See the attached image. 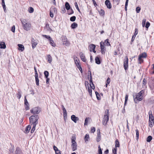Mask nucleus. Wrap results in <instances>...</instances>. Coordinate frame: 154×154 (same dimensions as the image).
<instances>
[{
  "mask_svg": "<svg viewBox=\"0 0 154 154\" xmlns=\"http://www.w3.org/2000/svg\"><path fill=\"white\" fill-rule=\"evenodd\" d=\"M92 87H93V88H94V86L93 85L92 86H91V88H88V91L89 93V94L91 97L92 96Z\"/></svg>",
  "mask_w": 154,
  "mask_h": 154,
  "instance_id": "c756f323",
  "label": "nucleus"
},
{
  "mask_svg": "<svg viewBox=\"0 0 154 154\" xmlns=\"http://www.w3.org/2000/svg\"><path fill=\"white\" fill-rule=\"evenodd\" d=\"M33 125V126L31 131V133H33L34 132L35 130V128L36 126V125Z\"/></svg>",
  "mask_w": 154,
  "mask_h": 154,
  "instance_id": "c03bdc74",
  "label": "nucleus"
},
{
  "mask_svg": "<svg viewBox=\"0 0 154 154\" xmlns=\"http://www.w3.org/2000/svg\"><path fill=\"white\" fill-rule=\"evenodd\" d=\"M91 46H92V48H93V50L92 51L94 53H96V51L95 50V49L96 47L95 45H91Z\"/></svg>",
  "mask_w": 154,
  "mask_h": 154,
  "instance_id": "4d7b16f0",
  "label": "nucleus"
},
{
  "mask_svg": "<svg viewBox=\"0 0 154 154\" xmlns=\"http://www.w3.org/2000/svg\"><path fill=\"white\" fill-rule=\"evenodd\" d=\"M115 147L117 148L119 147L120 146L119 142L118 139H116L115 141Z\"/></svg>",
  "mask_w": 154,
  "mask_h": 154,
  "instance_id": "bb28decb",
  "label": "nucleus"
},
{
  "mask_svg": "<svg viewBox=\"0 0 154 154\" xmlns=\"http://www.w3.org/2000/svg\"><path fill=\"white\" fill-rule=\"evenodd\" d=\"M44 74L45 78H48L49 75V72L48 71H45L44 72Z\"/></svg>",
  "mask_w": 154,
  "mask_h": 154,
  "instance_id": "e433bc0d",
  "label": "nucleus"
},
{
  "mask_svg": "<svg viewBox=\"0 0 154 154\" xmlns=\"http://www.w3.org/2000/svg\"><path fill=\"white\" fill-rule=\"evenodd\" d=\"M146 56L147 54L145 52L143 53L140 54L138 58V60L139 61V63L141 64L142 63L143 60L142 59V58H146Z\"/></svg>",
  "mask_w": 154,
  "mask_h": 154,
  "instance_id": "7ed1b4c3",
  "label": "nucleus"
},
{
  "mask_svg": "<svg viewBox=\"0 0 154 154\" xmlns=\"http://www.w3.org/2000/svg\"><path fill=\"white\" fill-rule=\"evenodd\" d=\"M135 131L136 133V137L137 139V140L138 139L139 137V130L137 129Z\"/></svg>",
  "mask_w": 154,
  "mask_h": 154,
  "instance_id": "ea45409f",
  "label": "nucleus"
},
{
  "mask_svg": "<svg viewBox=\"0 0 154 154\" xmlns=\"http://www.w3.org/2000/svg\"><path fill=\"white\" fill-rule=\"evenodd\" d=\"M152 139V137L151 136H148L146 139V141L148 142H149L151 141Z\"/></svg>",
  "mask_w": 154,
  "mask_h": 154,
  "instance_id": "72a5a7b5",
  "label": "nucleus"
},
{
  "mask_svg": "<svg viewBox=\"0 0 154 154\" xmlns=\"http://www.w3.org/2000/svg\"><path fill=\"white\" fill-rule=\"evenodd\" d=\"M31 129V126L30 125H28L26 128L24 132L26 134L28 133Z\"/></svg>",
  "mask_w": 154,
  "mask_h": 154,
  "instance_id": "6ab92c4d",
  "label": "nucleus"
},
{
  "mask_svg": "<svg viewBox=\"0 0 154 154\" xmlns=\"http://www.w3.org/2000/svg\"><path fill=\"white\" fill-rule=\"evenodd\" d=\"M100 48L101 50H103L104 49V45H103V42H101L100 43Z\"/></svg>",
  "mask_w": 154,
  "mask_h": 154,
  "instance_id": "09e8293b",
  "label": "nucleus"
},
{
  "mask_svg": "<svg viewBox=\"0 0 154 154\" xmlns=\"http://www.w3.org/2000/svg\"><path fill=\"white\" fill-rule=\"evenodd\" d=\"M48 61L49 63H51L52 61V57L50 55H47Z\"/></svg>",
  "mask_w": 154,
  "mask_h": 154,
  "instance_id": "393cba45",
  "label": "nucleus"
},
{
  "mask_svg": "<svg viewBox=\"0 0 154 154\" xmlns=\"http://www.w3.org/2000/svg\"><path fill=\"white\" fill-rule=\"evenodd\" d=\"M65 8H66L67 10H69L70 8V6L69 3L67 2H66L65 3Z\"/></svg>",
  "mask_w": 154,
  "mask_h": 154,
  "instance_id": "5701e85b",
  "label": "nucleus"
},
{
  "mask_svg": "<svg viewBox=\"0 0 154 154\" xmlns=\"http://www.w3.org/2000/svg\"><path fill=\"white\" fill-rule=\"evenodd\" d=\"M99 13L100 15L104 16V11L103 9H101L99 11Z\"/></svg>",
  "mask_w": 154,
  "mask_h": 154,
  "instance_id": "58836bf2",
  "label": "nucleus"
},
{
  "mask_svg": "<svg viewBox=\"0 0 154 154\" xmlns=\"http://www.w3.org/2000/svg\"><path fill=\"white\" fill-rule=\"evenodd\" d=\"M90 119L89 117H87L86 118L85 121L84 125H87L88 124V120Z\"/></svg>",
  "mask_w": 154,
  "mask_h": 154,
  "instance_id": "2f4dec72",
  "label": "nucleus"
},
{
  "mask_svg": "<svg viewBox=\"0 0 154 154\" xmlns=\"http://www.w3.org/2000/svg\"><path fill=\"white\" fill-rule=\"evenodd\" d=\"M53 148L55 151L56 154H61L60 151L58 150L57 147L55 146H53Z\"/></svg>",
  "mask_w": 154,
  "mask_h": 154,
  "instance_id": "f3484780",
  "label": "nucleus"
},
{
  "mask_svg": "<svg viewBox=\"0 0 154 154\" xmlns=\"http://www.w3.org/2000/svg\"><path fill=\"white\" fill-rule=\"evenodd\" d=\"M71 119L75 123H76L77 121L79 120L78 118L73 115L71 116Z\"/></svg>",
  "mask_w": 154,
  "mask_h": 154,
  "instance_id": "4468645a",
  "label": "nucleus"
},
{
  "mask_svg": "<svg viewBox=\"0 0 154 154\" xmlns=\"http://www.w3.org/2000/svg\"><path fill=\"white\" fill-rule=\"evenodd\" d=\"M144 93V91L143 90L141 91H140L139 93L137 94H139V95H141V96L142 97V95Z\"/></svg>",
  "mask_w": 154,
  "mask_h": 154,
  "instance_id": "680f3d73",
  "label": "nucleus"
},
{
  "mask_svg": "<svg viewBox=\"0 0 154 154\" xmlns=\"http://www.w3.org/2000/svg\"><path fill=\"white\" fill-rule=\"evenodd\" d=\"M103 43V45H106L107 46H109L110 45V43L109 42V40L108 39L105 40V42Z\"/></svg>",
  "mask_w": 154,
  "mask_h": 154,
  "instance_id": "cd10ccee",
  "label": "nucleus"
},
{
  "mask_svg": "<svg viewBox=\"0 0 154 154\" xmlns=\"http://www.w3.org/2000/svg\"><path fill=\"white\" fill-rule=\"evenodd\" d=\"M31 42L32 43V48L34 49L36 47V45L37 44V42H35V40L33 38L32 39Z\"/></svg>",
  "mask_w": 154,
  "mask_h": 154,
  "instance_id": "2eb2a0df",
  "label": "nucleus"
},
{
  "mask_svg": "<svg viewBox=\"0 0 154 154\" xmlns=\"http://www.w3.org/2000/svg\"><path fill=\"white\" fill-rule=\"evenodd\" d=\"M80 55L82 60L84 62H85L86 60L84 55L82 53H81Z\"/></svg>",
  "mask_w": 154,
  "mask_h": 154,
  "instance_id": "4be33fe9",
  "label": "nucleus"
},
{
  "mask_svg": "<svg viewBox=\"0 0 154 154\" xmlns=\"http://www.w3.org/2000/svg\"><path fill=\"white\" fill-rule=\"evenodd\" d=\"M109 110L108 109H106L105 112L103 119L108 121L109 119Z\"/></svg>",
  "mask_w": 154,
  "mask_h": 154,
  "instance_id": "0eeeda50",
  "label": "nucleus"
},
{
  "mask_svg": "<svg viewBox=\"0 0 154 154\" xmlns=\"http://www.w3.org/2000/svg\"><path fill=\"white\" fill-rule=\"evenodd\" d=\"M150 25V23H149L148 22H147L146 23L145 27L146 28L148 29V27H149Z\"/></svg>",
  "mask_w": 154,
  "mask_h": 154,
  "instance_id": "6e6d98bb",
  "label": "nucleus"
},
{
  "mask_svg": "<svg viewBox=\"0 0 154 154\" xmlns=\"http://www.w3.org/2000/svg\"><path fill=\"white\" fill-rule=\"evenodd\" d=\"M21 22L23 26V29L26 30L28 31L30 29V24L28 22L27 20L25 19H23L21 20Z\"/></svg>",
  "mask_w": 154,
  "mask_h": 154,
  "instance_id": "f03ea898",
  "label": "nucleus"
},
{
  "mask_svg": "<svg viewBox=\"0 0 154 154\" xmlns=\"http://www.w3.org/2000/svg\"><path fill=\"white\" fill-rule=\"evenodd\" d=\"M11 31L13 32H14L15 31V26L14 25L11 28Z\"/></svg>",
  "mask_w": 154,
  "mask_h": 154,
  "instance_id": "052dcab7",
  "label": "nucleus"
},
{
  "mask_svg": "<svg viewBox=\"0 0 154 154\" xmlns=\"http://www.w3.org/2000/svg\"><path fill=\"white\" fill-rule=\"evenodd\" d=\"M35 82H36V84L38 86L39 85V80L38 78V76H35Z\"/></svg>",
  "mask_w": 154,
  "mask_h": 154,
  "instance_id": "7c9ffc66",
  "label": "nucleus"
},
{
  "mask_svg": "<svg viewBox=\"0 0 154 154\" xmlns=\"http://www.w3.org/2000/svg\"><path fill=\"white\" fill-rule=\"evenodd\" d=\"M95 63L97 64H100L101 63V62L100 58L97 56L96 57L95 59Z\"/></svg>",
  "mask_w": 154,
  "mask_h": 154,
  "instance_id": "412c9836",
  "label": "nucleus"
},
{
  "mask_svg": "<svg viewBox=\"0 0 154 154\" xmlns=\"http://www.w3.org/2000/svg\"><path fill=\"white\" fill-rule=\"evenodd\" d=\"M108 121L107 120H105L104 119L103 120V124L104 125H106L107 122Z\"/></svg>",
  "mask_w": 154,
  "mask_h": 154,
  "instance_id": "bf43d9fd",
  "label": "nucleus"
},
{
  "mask_svg": "<svg viewBox=\"0 0 154 154\" xmlns=\"http://www.w3.org/2000/svg\"><path fill=\"white\" fill-rule=\"evenodd\" d=\"M41 111L40 108L38 107H35L32 109L30 110L31 113L33 114H39Z\"/></svg>",
  "mask_w": 154,
  "mask_h": 154,
  "instance_id": "20e7f679",
  "label": "nucleus"
},
{
  "mask_svg": "<svg viewBox=\"0 0 154 154\" xmlns=\"http://www.w3.org/2000/svg\"><path fill=\"white\" fill-rule=\"evenodd\" d=\"M95 93V94H96V97H97V100H100V98L99 97L100 96V95L99 94V93L97 91H96Z\"/></svg>",
  "mask_w": 154,
  "mask_h": 154,
  "instance_id": "603ef678",
  "label": "nucleus"
},
{
  "mask_svg": "<svg viewBox=\"0 0 154 154\" xmlns=\"http://www.w3.org/2000/svg\"><path fill=\"white\" fill-rule=\"evenodd\" d=\"M128 3H126L125 2V10L126 11H127V7H128Z\"/></svg>",
  "mask_w": 154,
  "mask_h": 154,
  "instance_id": "774afa93",
  "label": "nucleus"
},
{
  "mask_svg": "<svg viewBox=\"0 0 154 154\" xmlns=\"http://www.w3.org/2000/svg\"><path fill=\"white\" fill-rule=\"evenodd\" d=\"M25 107L26 109V110H29V104H26V105H25Z\"/></svg>",
  "mask_w": 154,
  "mask_h": 154,
  "instance_id": "864d4df0",
  "label": "nucleus"
},
{
  "mask_svg": "<svg viewBox=\"0 0 154 154\" xmlns=\"http://www.w3.org/2000/svg\"><path fill=\"white\" fill-rule=\"evenodd\" d=\"M91 131L92 133H94L95 131V128L94 127L92 128H91Z\"/></svg>",
  "mask_w": 154,
  "mask_h": 154,
  "instance_id": "69168bd1",
  "label": "nucleus"
},
{
  "mask_svg": "<svg viewBox=\"0 0 154 154\" xmlns=\"http://www.w3.org/2000/svg\"><path fill=\"white\" fill-rule=\"evenodd\" d=\"M97 131V141L98 142H99L101 138V136L100 134V130H98Z\"/></svg>",
  "mask_w": 154,
  "mask_h": 154,
  "instance_id": "f8f14e48",
  "label": "nucleus"
},
{
  "mask_svg": "<svg viewBox=\"0 0 154 154\" xmlns=\"http://www.w3.org/2000/svg\"><path fill=\"white\" fill-rule=\"evenodd\" d=\"M42 36L44 37H45L46 38L48 39V40L49 41L51 39V37L49 35H42Z\"/></svg>",
  "mask_w": 154,
  "mask_h": 154,
  "instance_id": "c9c22d12",
  "label": "nucleus"
},
{
  "mask_svg": "<svg viewBox=\"0 0 154 154\" xmlns=\"http://www.w3.org/2000/svg\"><path fill=\"white\" fill-rule=\"evenodd\" d=\"M66 11L65 8L64 6H63L61 8V12L62 13H64L66 12Z\"/></svg>",
  "mask_w": 154,
  "mask_h": 154,
  "instance_id": "de8ad7c7",
  "label": "nucleus"
},
{
  "mask_svg": "<svg viewBox=\"0 0 154 154\" xmlns=\"http://www.w3.org/2000/svg\"><path fill=\"white\" fill-rule=\"evenodd\" d=\"M98 154H102V150L99 145L98 147Z\"/></svg>",
  "mask_w": 154,
  "mask_h": 154,
  "instance_id": "3c124183",
  "label": "nucleus"
},
{
  "mask_svg": "<svg viewBox=\"0 0 154 154\" xmlns=\"http://www.w3.org/2000/svg\"><path fill=\"white\" fill-rule=\"evenodd\" d=\"M72 145L71 146L72 147V150L74 151L77 149V144L76 142L72 143Z\"/></svg>",
  "mask_w": 154,
  "mask_h": 154,
  "instance_id": "ddd939ff",
  "label": "nucleus"
},
{
  "mask_svg": "<svg viewBox=\"0 0 154 154\" xmlns=\"http://www.w3.org/2000/svg\"><path fill=\"white\" fill-rule=\"evenodd\" d=\"M18 49L21 51H23L24 49V48L23 45L21 44H18Z\"/></svg>",
  "mask_w": 154,
  "mask_h": 154,
  "instance_id": "a211bd4d",
  "label": "nucleus"
},
{
  "mask_svg": "<svg viewBox=\"0 0 154 154\" xmlns=\"http://www.w3.org/2000/svg\"><path fill=\"white\" fill-rule=\"evenodd\" d=\"M63 39L64 40L63 41V44L66 46H69L70 45V43L67 40L66 37L65 36L64 37Z\"/></svg>",
  "mask_w": 154,
  "mask_h": 154,
  "instance_id": "9b49d317",
  "label": "nucleus"
},
{
  "mask_svg": "<svg viewBox=\"0 0 154 154\" xmlns=\"http://www.w3.org/2000/svg\"><path fill=\"white\" fill-rule=\"evenodd\" d=\"M50 44L53 47H55L56 45V44L54 43L53 40L52 38L51 39L49 40Z\"/></svg>",
  "mask_w": 154,
  "mask_h": 154,
  "instance_id": "a878e982",
  "label": "nucleus"
},
{
  "mask_svg": "<svg viewBox=\"0 0 154 154\" xmlns=\"http://www.w3.org/2000/svg\"><path fill=\"white\" fill-rule=\"evenodd\" d=\"M63 117L64 118V119H65V118L66 117V118L67 117V112L66 109H64L63 110Z\"/></svg>",
  "mask_w": 154,
  "mask_h": 154,
  "instance_id": "473e14b6",
  "label": "nucleus"
},
{
  "mask_svg": "<svg viewBox=\"0 0 154 154\" xmlns=\"http://www.w3.org/2000/svg\"><path fill=\"white\" fill-rule=\"evenodd\" d=\"M18 93L17 94V97L18 99H20L21 96L22 92L20 89H18Z\"/></svg>",
  "mask_w": 154,
  "mask_h": 154,
  "instance_id": "aec40b11",
  "label": "nucleus"
},
{
  "mask_svg": "<svg viewBox=\"0 0 154 154\" xmlns=\"http://www.w3.org/2000/svg\"><path fill=\"white\" fill-rule=\"evenodd\" d=\"M105 4L108 8L110 9L111 8L112 5L109 0H106L105 1Z\"/></svg>",
  "mask_w": 154,
  "mask_h": 154,
  "instance_id": "9d476101",
  "label": "nucleus"
},
{
  "mask_svg": "<svg viewBox=\"0 0 154 154\" xmlns=\"http://www.w3.org/2000/svg\"><path fill=\"white\" fill-rule=\"evenodd\" d=\"M50 11H52L54 13H57V9L55 8H51L50 9Z\"/></svg>",
  "mask_w": 154,
  "mask_h": 154,
  "instance_id": "49530a36",
  "label": "nucleus"
},
{
  "mask_svg": "<svg viewBox=\"0 0 154 154\" xmlns=\"http://www.w3.org/2000/svg\"><path fill=\"white\" fill-rule=\"evenodd\" d=\"M140 10V8L139 7H137L136 8V11L137 13H139Z\"/></svg>",
  "mask_w": 154,
  "mask_h": 154,
  "instance_id": "5fc2aeb1",
  "label": "nucleus"
},
{
  "mask_svg": "<svg viewBox=\"0 0 154 154\" xmlns=\"http://www.w3.org/2000/svg\"><path fill=\"white\" fill-rule=\"evenodd\" d=\"M110 82V78L108 77V78L106 80V84H109V83Z\"/></svg>",
  "mask_w": 154,
  "mask_h": 154,
  "instance_id": "338daca9",
  "label": "nucleus"
},
{
  "mask_svg": "<svg viewBox=\"0 0 154 154\" xmlns=\"http://www.w3.org/2000/svg\"><path fill=\"white\" fill-rule=\"evenodd\" d=\"M46 27L47 29L48 30L51 29L49 27V25L48 24H46Z\"/></svg>",
  "mask_w": 154,
  "mask_h": 154,
  "instance_id": "e2e57ef3",
  "label": "nucleus"
},
{
  "mask_svg": "<svg viewBox=\"0 0 154 154\" xmlns=\"http://www.w3.org/2000/svg\"><path fill=\"white\" fill-rule=\"evenodd\" d=\"M28 11L30 13H32L34 11V9L32 7H30L28 9Z\"/></svg>",
  "mask_w": 154,
  "mask_h": 154,
  "instance_id": "79ce46f5",
  "label": "nucleus"
},
{
  "mask_svg": "<svg viewBox=\"0 0 154 154\" xmlns=\"http://www.w3.org/2000/svg\"><path fill=\"white\" fill-rule=\"evenodd\" d=\"M6 46L5 42L2 43L0 44V48L5 49L6 48Z\"/></svg>",
  "mask_w": 154,
  "mask_h": 154,
  "instance_id": "c85d7f7f",
  "label": "nucleus"
},
{
  "mask_svg": "<svg viewBox=\"0 0 154 154\" xmlns=\"http://www.w3.org/2000/svg\"><path fill=\"white\" fill-rule=\"evenodd\" d=\"M149 126L152 127L153 126L154 124V122H152L151 121L149 120Z\"/></svg>",
  "mask_w": 154,
  "mask_h": 154,
  "instance_id": "a18cd8bd",
  "label": "nucleus"
},
{
  "mask_svg": "<svg viewBox=\"0 0 154 154\" xmlns=\"http://www.w3.org/2000/svg\"><path fill=\"white\" fill-rule=\"evenodd\" d=\"M15 154H22V151L19 147L16 148Z\"/></svg>",
  "mask_w": 154,
  "mask_h": 154,
  "instance_id": "dca6fc26",
  "label": "nucleus"
},
{
  "mask_svg": "<svg viewBox=\"0 0 154 154\" xmlns=\"http://www.w3.org/2000/svg\"><path fill=\"white\" fill-rule=\"evenodd\" d=\"M117 148L115 147L112 149V153L113 154H117Z\"/></svg>",
  "mask_w": 154,
  "mask_h": 154,
  "instance_id": "4c0bfd02",
  "label": "nucleus"
},
{
  "mask_svg": "<svg viewBox=\"0 0 154 154\" xmlns=\"http://www.w3.org/2000/svg\"><path fill=\"white\" fill-rule=\"evenodd\" d=\"M94 45L93 44H91L89 46V47H88L89 49V50L91 52L93 50V48H92V46H91V45Z\"/></svg>",
  "mask_w": 154,
  "mask_h": 154,
  "instance_id": "13d9d810",
  "label": "nucleus"
},
{
  "mask_svg": "<svg viewBox=\"0 0 154 154\" xmlns=\"http://www.w3.org/2000/svg\"><path fill=\"white\" fill-rule=\"evenodd\" d=\"M78 26V24L76 23H73L71 25V27L72 29L76 28Z\"/></svg>",
  "mask_w": 154,
  "mask_h": 154,
  "instance_id": "b1692460",
  "label": "nucleus"
},
{
  "mask_svg": "<svg viewBox=\"0 0 154 154\" xmlns=\"http://www.w3.org/2000/svg\"><path fill=\"white\" fill-rule=\"evenodd\" d=\"M39 119L38 116L37 115H33L29 118L30 122L32 123V125H36L38 123V121Z\"/></svg>",
  "mask_w": 154,
  "mask_h": 154,
  "instance_id": "f257e3e1",
  "label": "nucleus"
},
{
  "mask_svg": "<svg viewBox=\"0 0 154 154\" xmlns=\"http://www.w3.org/2000/svg\"><path fill=\"white\" fill-rule=\"evenodd\" d=\"M50 15L51 17L53 18L54 17V14L51 11H50Z\"/></svg>",
  "mask_w": 154,
  "mask_h": 154,
  "instance_id": "0e129e2a",
  "label": "nucleus"
},
{
  "mask_svg": "<svg viewBox=\"0 0 154 154\" xmlns=\"http://www.w3.org/2000/svg\"><path fill=\"white\" fill-rule=\"evenodd\" d=\"M124 67L125 70L128 69V59L127 57L124 62Z\"/></svg>",
  "mask_w": 154,
  "mask_h": 154,
  "instance_id": "1a4fd4ad",
  "label": "nucleus"
},
{
  "mask_svg": "<svg viewBox=\"0 0 154 154\" xmlns=\"http://www.w3.org/2000/svg\"><path fill=\"white\" fill-rule=\"evenodd\" d=\"M135 98H134V100L135 103H138V102H137V100L138 101H139L142 100V97L141 96V95L137 94Z\"/></svg>",
  "mask_w": 154,
  "mask_h": 154,
  "instance_id": "39448f33",
  "label": "nucleus"
},
{
  "mask_svg": "<svg viewBox=\"0 0 154 154\" xmlns=\"http://www.w3.org/2000/svg\"><path fill=\"white\" fill-rule=\"evenodd\" d=\"M76 140V137L75 136H72L71 138V141L72 143H74L75 142H75Z\"/></svg>",
  "mask_w": 154,
  "mask_h": 154,
  "instance_id": "37998d69",
  "label": "nucleus"
},
{
  "mask_svg": "<svg viewBox=\"0 0 154 154\" xmlns=\"http://www.w3.org/2000/svg\"><path fill=\"white\" fill-rule=\"evenodd\" d=\"M149 120L151 121L152 122H154V117L152 114V111L150 110L149 112Z\"/></svg>",
  "mask_w": 154,
  "mask_h": 154,
  "instance_id": "6e6552de",
  "label": "nucleus"
},
{
  "mask_svg": "<svg viewBox=\"0 0 154 154\" xmlns=\"http://www.w3.org/2000/svg\"><path fill=\"white\" fill-rule=\"evenodd\" d=\"M76 19V17L75 16H73L71 17L70 18V20L72 22L75 21Z\"/></svg>",
  "mask_w": 154,
  "mask_h": 154,
  "instance_id": "a19ab883",
  "label": "nucleus"
},
{
  "mask_svg": "<svg viewBox=\"0 0 154 154\" xmlns=\"http://www.w3.org/2000/svg\"><path fill=\"white\" fill-rule=\"evenodd\" d=\"M88 73L89 74V75H88V76H90V79L89 80L90 83V85L91 87V85H92L94 86V88H93V87H92V88L93 89H94L95 87L94 85V84L92 80V76L91 74V72L90 71H88Z\"/></svg>",
  "mask_w": 154,
  "mask_h": 154,
  "instance_id": "423d86ee",
  "label": "nucleus"
},
{
  "mask_svg": "<svg viewBox=\"0 0 154 154\" xmlns=\"http://www.w3.org/2000/svg\"><path fill=\"white\" fill-rule=\"evenodd\" d=\"M89 138V136L88 134H86L85 137V142H86L88 141V140Z\"/></svg>",
  "mask_w": 154,
  "mask_h": 154,
  "instance_id": "f704fd0d",
  "label": "nucleus"
},
{
  "mask_svg": "<svg viewBox=\"0 0 154 154\" xmlns=\"http://www.w3.org/2000/svg\"><path fill=\"white\" fill-rule=\"evenodd\" d=\"M75 6L76 8L77 9V10L80 13L81 12H80V10L79 8L77 3L76 2H75Z\"/></svg>",
  "mask_w": 154,
  "mask_h": 154,
  "instance_id": "8fccbe9b",
  "label": "nucleus"
}]
</instances>
